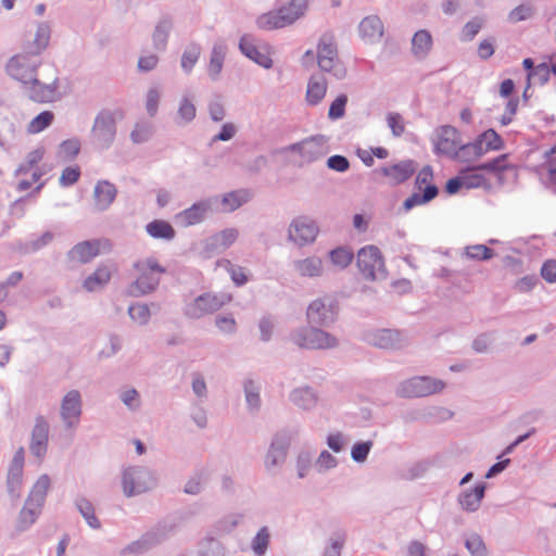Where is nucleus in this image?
<instances>
[{"label": "nucleus", "instance_id": "nucleus-1", "mask_svg": "<svg viewBox=\"0 0 556 556\" xmlns=\"http://www.w3.org/2000/svg\"><path fill=\"white\" fill-rule=\"evenodd\" d=\"M136 279L127 288V294L139 298L152 293L160 285L166 268L154 256H147L134 264Z\"/></svg>", "mask_w": 556, "mask_h": 556}, {"label": "nucleus", "instance_id": "nucleus-2", "mask_svg": "<svg viewBox=\"0 0 556 556\" xmlns=\"http://www.w3.org/2000/svg\"><path fill=\"white\" fill-rule=\"evenodd\" d=\"M317 64L320 71L331 74L336 79H343L346 70L338 55L337 43L333 36L324 35L317 45Z\"/></svg>", "mask_w": 556, "mask_h": 556}, {"label": "nucleus", "instance_id": "nucleus-3", "mask_svg": "<svg viewBox=\"0 0 556 556\" xmlns=\"http://www.w3.org/2000/svg\"><path fill=\"white\" fill-rule=\"evenodd\" d=\"M503 138L492 128L484 130L477 138L463 147L462 162H472L483 155L504 149Z\"/></svg>", "mask_w": 556, "mask_h": 556}, {"label": "nucleus", "instance_id": "nucleus-4", "mask_svg": "<svg viewBox=\"0 0 556 556\" xmlns=\"http://www.w3.org/2000/svg\"><path fill=\"white\" fill-rule=\"evenodd\" d=\"M435 154L448 156L462 162L463 147L462 135L453 126L444 125L439 127L432 138Z\"/></svg>", "mask_w": 556, "mask_h": 556}, {"label": "nucleus", "instance_id": "nucleus-5", "mask_svg": "<svg viewBox=\"0 0 556 556\" xmlns=\"http://www.w3.org/2000/svg\"><path fill=\"white\" fill-rule=\"evenodd\" d=\"M416 191L404 201V208L412 210L415 206L426 204L438 195V188L433 184V169L430 165L424 166L415 179Z\"/></svg>", "mask_w": 556, "mask_h": 556}, {"label": "nucleus", "instance_id": "nucleus-6", "mask_svg": "<svg viewBox=\"0 0 556 556\" xmlns=\"http://www.w3.org/2000/svg\"><path fill=\"white\" fill-rule=\"evenodd\" d=\"M112 248L108 239L85 240L76 243L67 252V261L73 264H88L92 262L101 252L110 251Z\"/></svg>", "mask_w": 556, "mask_h": 556}, {"label": "nucleus", "instance_id": "nucleus-7", "mask_svg": "<svg viewBox=\"0 0 556 556\" xmlns=\"http://www.w3.org/2000/svg\"><path fill=\"white\" fill-rule=\"evenodd\" d=\"M40 61L27 51L15 54L7 64V72L13 78L18 80L22 85H28L29 79L37 75V67Z\"/></svg>", "mask_w": 556, "mask_h": 556}, {"label": "nucleus", "instance_id": "nucleus-8", "mask_svg": "<svg viewBox=\"0 0 556 556\" xmlns=\"http://www.w3.org/2000/svg\"><path fill=\"white\" fill-rule=\"evenodd\" d=\"M232 301L229 293H205L198 296L187 308V314L191 318H200L206 314L217 312L226 304Z\"/></svg>", "mask_w": 556, "mask_h": 556}, {"label": "nucleus", "instance_id": "nucleus-9", "mask_svg": "<svg viewBox=\"0 0 556 556\" xmlns=\"http://www.w3.org/2000/svg\"><path fill=\"white\" fill-rule=\"evenodd\" d=\"M293 342L303 349H331L338 345V339L317 328L304 329L293 336Z\"/></svg>", "mask_w": 556, "mask_h": 556}, {"label": "nucleus", "instance_id": "nucleus-10", "mask_svg": "<svg viewBox=\"0 0 556 556\" xmlns=\"http://www.w3.org/2000/svg\"><path fill=\"white\" fill-rule=\"evenodd\" d=\"M445 383L442 380L420 376L406 380L401 386V394L407 397L427 396L440 392Z\"/></svg>", "mask_w": 556, "mask_h": 556}, {"label": "nucleus", "instance_id": "nucleus-11", "mask_svg": "<svg viewBox=\"0 0 556 556\" xmlns=\"http://www.w3.org/2000/svg\"><path fill=\"white\" fill-rule=\"evenodd\" d=\"M285 151L296 153L300 163H311L321 159L327 148L323 138L312 137L285 148Z\"/></svg>", "mask_w": 556, "mask_h": 556}, {"label": "nucleus", "instance_id": "nucleus-12", "mask_svg": "<svg viewBox=\"0 0 556 556\" xmlns=\"http://www.w3.org/2000/svg\"><path fill=\"white\" fill-rule=\"evenodd\" d=\"M357 266L364 277L375 279L377 273L382 271L384 262L378 248L368 245L357 253Z\"/></svg>", "mask_w": 556, "mask_h": 556}, {"label": "nucleus", "instance_id": "nucleus-13", "mask_svg": "<svg viewBox=\"0 0 556 556\" xmlns=\"http://www.w3.org/2000/svg\"><path fill=\"white\" fill-rule=\"evenodd\" d=\"M317 235L318 227L306 217L295 218L289 228V239L300 247L313 243Z\"/></svg>", "mask_w": 556, "mask_h": 556}, {"label": "nucleus", "instance_id": "nucleus-14", "mask_svg": "<svg viewBox=\"0 0 556 556\" xmlns=\"http://www.w3.org/2000/svg\"><path fill=\"white\" fill-rule=\"evenodd\" d=\"M336 307L331 300L317 299L313 301L306 312L307 321L315 326H327L336 319Z\"/></svg>", "mask_w": 556, "mask_h": 556}, {"label": "nucleus", "instance_id": "nucleus-15", "mask_svg": "<svg viewBox=\"0 0 556 556\" xmlns=\"http://www.w3.org/2000/svg\"><path fill=\"white\" fill-rule=\"evenodd\" d=\"M152 484L150 475L144 470L132 468L124 471L123 489L127 496L146 492Z\"/></svg>", "mask_w": 556, "mask_h": 556}, {"label": "nucleus", "instance_id": "nucleus-16", "mask_svg": "<svg viewBox=\"0 0 556 556\" xmlns=\"http://www.w3.org/2000/svg\"><path fill=\"white\" fill-rule=\"evenodd\" d=\"M23 86L31 101L47 103L52 102L58 98L56 79L50 84H42L36 76H33L31 79H29L28 85Z\"/></svg>", "mask_w": 556, "mask_h": 556}, {"label": "nucleus", "instance_id": "nucleus-17", "mask_svg": "<svg viewBox=\"0 0 556 556\" xmlns=\"http://www.w3.org/2000/svg\"><path fill=\"white\" fill-rule=\"evenodd\" d=\"M93 137L103 147L109 146L115 137V119L112 113L101 112L94 121Z\"/></svg>", "mask_w": 556, "mask_h": 556}, {"label": "nucleus", "instance_id": "nucleus-18", "mask_svg": "<svg viewBox=\"0 0 556 556\" xmlns=\"http://www.w3.org/2000/svg\"><path fill=\"white\" fill-rule=\"evenodd\" d=\"M240 50L249 59L260 64L265 68H269L273 65L269 49L265 46H257L255 40L250 36H243L240 40Z\"/></svg>", "mask_w": 556, "mask_h": 556}, {"label": "nucleus", "instance_id": "nucleus-19", "mask_svg": "<svg viewBox=\"0 0 556 556\" xmlns=\"http://www.w3.org/2000/svg\"><path fill=\"white\" fill-rule=\"evenodd\" d=\"M416 170L413 161H402L400 163L382 167L379 173L383 175L391 185H400L408 180Z\"/></svg>", "mask_w": 556, "mask_h": 556}, {"label": "nucleus", "instance_id": "nucleus-20", "mask_svg": "<svg viewBox=\"0 0 556 556\" xmlns=\"http://www.w3.org/2000/svg\"><path fill=\"white\" fill-rule=\"evenodd\" d=\"M81 413V399L76 390H72L65 394L61 404V416L63 420L73 426L78 422Z\"/></svg>", "mask_w": 556, "mask_h": 556}, {"label": "nucleus", "instance_id": "nucleus-21", "mask_svg": "<svg viewBox=\"0 0 556 556\" xmlns=\"http://www.w3.org/2000/svg\"><path fill=\"white\" fill-rule=\"evenodd\" d=\"M369 344L380 349H396L401 346L402 337L397 330L380 329L367 336Z\"/></svg>", "mask_w": 556, "mask_h": 556}, {"label": "nucleus", "instance_id": "nucleus-22", "mask_svg": "<svg viewBox=\"0 0 556 556\" xmlns=\"http://www.w3.org/2000/svg\"><path fill=\"white\" fill-rule=\"evenodd\" d=\"M114 269L109 265L98 266L84 281L83 288L93 292L104 288L111 280Z\"/></svg>", "mask_w": 556, "mask_h": 556}, {"label": "nucleus", "instance_id": "nucleus-23", "mask_svg": "<svg viewBox=\"0 0 556 556\" xmlns=\"http://www.w3.org/2000/svg\"><path fill=\"white\" fill-rule=\"evenodd\" d=\"M459 172L465 189H490L492 187L491 178L485 173H482L479 166L467 167Z\"/></svg>", "mask_w": 556, "mask_h": 556}, {"label": "nucleus", "instance_id": "nucleus-24", "mask_svg": "<svg viewBox=\"0 0 556 556\" xmlns=\"http://www.w3.org/2000/svg\"><path fill=\"white\" fill-rule=\"evenodd\" d=\"M116 194L117 189L113 184L108 180L98 181L93 190L96 206L99 210L108 208L115 200Z\"/></svg>", "mask_w": 556, "mask_h": 556}, {"label": "nucleus", "instance_id": "nucleus-25", "mask_svg": "<svg viewBox=\"0 0 556 556\" xmlns=\"http://www.w3.org/2000/svg\"><path fill=\"white\" fill-rule=\"evenodd\" d=\"M478 166L489 178L493 176L498 180H503L504 174L513 168V165L509 163L508 154H501Z\"/></svg>", "mask_w": 556, "mask_h": 556}, {"label": "nucleus", "instance_id": "nucleus-26", "mask_svg": "<svg viewBox=\"0 0 556 556\" xmlns=\"http://www.w3.org/2000/svg\"><path fill=\"white\" fill-rule=\"evenodd\" d=\"M50 34L51 30L47 24L38 25L34 40L28 42L24 48L27 54H31L38 59L49 45Z\"/></svg>", "mask_w": 556, "mask_h": 556}, {"label": "nucleus", "instance_id": "nucleus-27", "mask_svg": "<svg viewBox=\"0 0 556 556\" xmlns=\"http://www.w3.org/2000/svg\"><path fill=\"white\" fill-rule=\"evenodd\" d=\"M48 442V425L45 420L39 419L33 430V440L30 451L37 457H42L47 451Z\"/></svg>", "mask_w": 556, "mask_h": 556}, {"label": "nucleus", "instance_id": "nucleus-28", "mask_svg": "<svg viewBox=\"0 0 556 556\" xmlns=\"http://www.w3.org/2000/svg\"><path fill=\"white\" fill-rule=\"evenodd\" d=\"M327 93V81L321 76L313 75L307 84L306 102L309 105H317L323 101Z\"/></svg>", "mask_w": 556, "mask_h": 556}, {"label": "nucleus", "instance_id": "nucleus-29", "mask_svg": "<svg viewBox=\"0 0 556 556\" xmlns=\"http://www.w3.org/2000/svg\"><path fill=\"white\" fill-rule=\"evenodd\" d=\"M359 33L364 39L378 40L383 35V24L376 15L367 16L359 24Z\"/></svg>", "mask_w": 556, "mask_h": 556}, {"label": "nucleus", "instance_id": "nucleus-30", "mask_svg": "<svg viewBox=\"0 0 556 556\" xmlns=\"http://www.w3.org/2000/svg\"><path fill=\"white\" fill-rule=\"evenodd\" d=\"M256 25L260 29L273 30L290 25V20L285 18L279 10H275L260 15Z\"/></svg>", "mask_w": 556, "mask_h": 556}, {"label": "nucleus", "instance_id": "nucleus-31", "mask_svg": "<svg viewBox=\"0 0 556 556\" xmlns=\"http://www.w3.org/2000/svg\"><path fill=\"white\" fill-rule=\"evenodd\" d=\"M484 484H477L472 490L466 491L459 496V504L468 511L477 510L484 496Z\"/></svg>", "mask_w": 556, "mask_h": 556}, {"label": "nucleus", "instance_id": "nucleus-32", "mask_svg": "<svg viewBox=\"0 0 556 556\" xmlns=\"http://www.w3.org/2000/svg\"><path fill=\"white\" fill-rule=\"evenodd\" d=\"M147 232L155 239L172 240L176 231L173 226L163 219H154L146 226Z\"/></svg>", "mask_w": 556, "mask_h": 556}, {"label": "nucleus", "instance_id": "nucleus-33", "mask_svg": "<svg viewBox=\"0 0 556 556\" xmlns=\"http://www.w3.org/2000/svg\"><path fill=\"white\" fill-rule=\"evenodd\" d=\"M432 48V37L429 31L421 29L412 39V50L417 58H425Z\"/></svg>", "mask_w": 556, "mask_h": 556}, {"label": "nucleus", "instance_id": "nucleus-34", "mask_svg": "<svg viewBox=\"0 0 556 556\" xmlns=\"http://www.w3.org/2000/svg\"><path fill=\"white\" fill-rule=\"evenodd\" d=\"M49 486V477L47 475L39 477L29 494L28 505L35 504L37 508H41Z\"/></svg>", "mask_w": 556, "mask_h": 556}, {"label": "nucleus", "instance_id": "nucleus-35", "mask_svg": "<svg viewBox=\"0 0 556 556\" xmlns=\"http://www.w3.org/2000/svg\"><path fill=\"white\" fill-rule=\"evenodd\" d=\"M206 212V206L203 203L193 204L191 207L182 211L177 215V219L184 226H191L200 223Z\"/></svg>", "mask_w": 556, "mask_h": 556}, {"label": "nucleus", "instance_id": "nucleus-36", "mask_svg": "<svg viewBox=\"0 0 556 556\" xmlns=\"http://www.w3.org/2000/svg\"><path fill=\"white\" fill-rule=\"evenodd\" d=\"M295 269L303 277L319 276L323 270V262L318 257H307L295 263Z\"/></svg>", "mask_w": 556, "mask_h": 556}, {"label": "nucleus", "instance_id": "nucleus-37", "mask_svg": "<svg viewBox=\"0 0 556 556\" xmlns=\"http://www.w3.org/2000/svg\"><path fill=\"white\" fill-rule=\"evenodd\" d=\"M307 9V0H292L287 5L281 7L279 12L285 18L290 20V24L300 18Z\"/></svg>", "mask_w": 556, "mask_h": 556}, {"label": "nucleus", "instance_id": "nucleus-38", "mask_svg": "<svg viewBox=\"0 0 556 556\" xmlns=\"http://www.w3.org/2000/svg\"><path fill=\"white\" fill-rule=\"evenodd\" d=\"M217 265L230 274L231 280L236 286H243L248 282L249 276L245 268L232 265L229 260H220Z\"/></svg>", "mask_w": 556, "mask_h": 556}, {"label": "nucleus", "instance_id": "nucleus-39", "mask_svg": "<svg viewBox=\"0 0 556 556\" xmlns=\"http://www.w3.org/2000/svg\"><path fill=\"white\" fill-rule=\"evenodd\" d=\"M226 54V48L223 45H215L212 50V55L208 64V74L216 78L223 67L224 59Z\"/></svg>", "mask_w": 556, "mask_h": 556}, {"label": "nucleus", "instance_id": "nucleus-40", "mask_svg": "<svg viewBox=\"0 0 556 556\" xmlns=\"http://www.w3.org/2000/svg\"><path fill=\"white\" fill-rule=\"evenodd\" d=\"M54 115L50 111H43L34 117L27 125V131L29 134H38L48 128L53 122Z\"/></svg>", "mask_w": 556, "mask_h": 556}, {"label": "nucleus", "instance_id": "nucleus-41", "mask_svg": "<svg viewBox=\"0 0 556 556\" xmlns=\"http://www.w3.org/2000/svg\"><path fill=\"white\" fill-rule=\"evenodd\" d=\"M201 54V47L198 43H190L184 50L181 56V67L186 72H190L198 62Z\"/></svg>", "mask_w": 556, "mask_h": 556}, {"label": "nucleus", "instance_id": "nucleus-42", "mask_svg": "<svg viewBox=\"0 0 556 556\" xmlns=\"http://www.w3.org/2000/svg\"><path fill=\"white\" fill-rule=\"evenodd\" d=\"M354 254L345 248H337L329 253V258L333 266L338 268L348 267L353 261Z\"/></svg>", "mask_w": 556, "mask_h": 556}, {"label": "nucleus", "instance_id": "nucleus-43", "mask_svg": "<svg viewBox=\"0 0 556 556\" xmlns=\"http://www.w3.org/2000/svg\"><path fill=\"white\" fill-rule=\"evenodd\" d=\"M249 199V193L247 191H233L226 194L223 198V204L225 210L235 211L240 207L243 203H245Z\"/></svg>", "mask_w": 556, "mask_h": 556}, {"label": "nucleus", "instance_id": "nucleus-44", "mask_svg": "<svg viewBox=\"0 0 556 556\" xmlns=\"http://www.w3.org/2000/svg\"><path fill=\"white\" fill-rule=\"evenodd\" d=\"M77 507H78L79 511L81 513V515L84 516V518L86 519L87 523L91 528H93V529L100 528V526H101L100 520L96 517L94 508L90 502H88L87 500H80L77 504Z\"/></svg>", "mask_w": 556, "mask_h": 556}, {"label": "nucleus", "instance_id": "nucleus-45", "mask_svg": "<svg viewBox=\"0 0 556 556\" xmlns=\"http://www.w3.org/2000/svg\"><path fill=\"white\" fill-rule=\"evenodd\" d=\"M269 538L268 529L266 527L261 528L252 542V548L256 555L263 556L265 554L269 544Z\"/></svg>", "mask_w": 556, "mask_h": 556}, {"label": "nucleus", "instance_id": "nucleus-46", "mask_svg": "<svg viewBox=\"0 0 556 556\" xmlns=\"http://www.w3.org/2000/svg\"><path fill=\"white\" fill-rule=\"evenodd\" d=\"M466 255L472 260L485 261L492 258L494 252L484 244H476L466 248Z\"/></svg>", "mask_w": 556, "mask_h": 556}, {"label": "nucleus", "instance_id": "nucleus-47", "mask_svg": "<svg viewBox=\"0 0 556 556\" xmlns=\"http://www.w3.org/2000/svg\"><path fill=\"white\" fill-rule=\"evenodd\" d=\"M43 155H45V149L42 147L30 151L27 154L25 162L20 166L18 172L20 173L30 172L31 168L34 166H36L43 159Z\"/></svg>", "mask_w": 556, "mask_h": 556}, {"label": "nucleus", "instance_id": "nucleus-48", "mask_svg": "<svg viewBox=\"0 0 556 556\" xmlns=\"http://www.w3.org/2000/svg\"><path fill=\"white\" fill-rule=\"evenodd\" d=\"M466 547L472 556H486V546L478 534H471L466 540Z\"/></svg>", "mask_w": 556, "mask_h": 556}, {"label": "nucleus", "instance_id": "nucleus-49", "mask_svg": "<svg viewBox=\"0 0 556 556\" xmlns=\"http://www.w3.org/2000/svg\"><path fill=\"white\" fill-rule=\"evenodd\" d=\"M293 401L303 408H309L316 403L315 395L309 389L296 390L293 393Z\"/></svg>", "mask_w": 556, "mask_h": 556}, {"label": "nucleus", "instance_id": "nucleus-50", "mask_svg": "<svg viewBox=\"0 0 556 556\" xmlns=\"http://www.w3.org/2000/svg\"><path fill=\"white\" fill-rule=\"evenodd\" d=\"M348 102V98L344 94H340L337 97L332 103L330 104L328 116L331 119L341 118L345 113V105Z\"/></svg>", "mask_w": 556, "mask_h": 556}, {"label": "nucleus", "instance_id": "nucleus-51", "mask_svg": "<svg viewBox=\"0 0 556 556\" xmlns=\"http://www.w3.org/2000/svg\"><path fill=\"white\" fill-rule=\"evenodd\" d=\"M128 313L131 319L139 324H146L150 318V309L146 304L131 305Z\"/></svg>", "mask_w": 556, "mask_h": 556}, {"label": "nucleus", "instance_id": "nucleus-52", "mask_svg": "<svg viewBox=\"0 0 556 556\" xmlns=\"http://www.w3.org/2000/svg\"><path fill=\"white\" fill-rule=\"evenodd\" d=\"M23 467L11 465L8 475V486L11 493L18 490L22 483Z\"/></svg>", "mask_w": 556, "mask_h": 556}, {"label": "nucleus", "instance_id": "nucleus-53", "mask_svg": "<svg viewBox=\"0 0 556 556\" xmlns=\"http://www.w3.org/2000/svg\"><path fill=\"white\" fill-rule=\"evenodd\" d=\"M532 14V7L528 4H520L509 12L508 20L513 23H518L529 18Z\"/></svg>", "mask_w": 556, "mask_h": 556}, {"label": "nucleus", "instance_id": "nucleus-54", "mask_svg": "<svg viewBox=\"0 0 556 556\" xmlns=\"http://www.w3.org/2000/svg\"><path fill=\"white\" fill-rule=\"evenodd\" d=\"M170 24L167 22H161L153 34V40L157 48H164L167 41Z\"/></svg>", "mask_w": 556, "mask_h": 556}, {"label": "nucleus", "instance_id": "nucleus-55", "mask_svg": "<svg viewBox=\"0 0 556 556\" xmlns=\"http://www.w3.org/2000/svg\"><path fill=\"white\" fill-rule=\"evenodd\" d=\"M80 177V169L77 165L63 169L60 176V184L64 187L75 184Z\"/></svg>", "mask_w": 556, "mask_h": 556}, {"label": "nucleus", "instance_id": "nucleus-56", "mask_svg": "<svg viewBox=\"0 0 556 556\" xmlns=\"http://www.w3.org/2000/svg\"><path fill=\"white\" fill-rule=\"evenodd\" d=\"M285 457L286 451L282 447H275L271 445L265 458V466L268 469L273 468L277 464L283 462Z\"/></svg>", "mask_w": 556, "mask_h": 556}, {"label": "nucleus", "instance_id": "nucleus-57", "mask_svg": "<svg viewBox=\"0 0 556 556\" xmlns=\"http://www.w3.org/2000/svg\"><path fill=\"white\" fill-rule=\"evenodd\" d=\"M245 399L250 407L258 408L261 399L257 391V388L254 386L253 381H247L244 384Z\"/></svg>", "mask_w": 556, "mask_h": 556}, {"label": "nucleus", "instance_id": "nucleus-58", "mask_svg": "<svg viewBox=\"0 0 556 556\" xmlns=\"http://www.w3.org/2000/svg\"><path fill=\"white\" fill-rule=\"evenodd\" d=\"M371 445L370 441L355 444L351 452L352 458L356 462H364L369 454Z\"/></svg>", "mask_w": 556, "mask_h": 556}, {"label": "nucleus", "instance_id": "nucleus-59", "mask_svg": "<svg viewBox=\"0 0 556 556\" xmlns=\"http://www.w3.org/2000/svg\"><path fill=\"white\" fill-rule=\"evenodd\" d=\"M178 115L185 122L192 121L195 116L194 104L190 100L184 99L179 105Z\"/></svg>", "mask_w": 556, "mask_h": 556}, {"label": "nucleus", "instance_id": "nucleus-60", "mask_svg": "<svg viewBox=\"0 0 556 556\" xmlns=\"http://www.w3.org/2000/svg\"><path fill=\"white\" fill-rule=\"evenodd\" d=\"M482 22L478 18L469 21L463 28L462 36L464 40H472L475 36L480 31Z\"/></svg>", "mask_w": 556, "mask_h": 556}, {"label": "nucleus", "instance_id": "nucleus-61", "mask_svg": "<svg viewBox=\"0 0 556 556\" xmlns=\"http://www.w3.org/2000/svg\"><path fill=\"white\" fill-rule=\"evenodd\" d=\"M217 328L224 333H233L236 331V320L232 316H218L215 319Z\"/></svg>", "mask_w": 556, "mask_h": 556}, {"label": "nucleus", "instance_id": "nucleus-62", "mask_svg": "<svg viewBox=\"0 0 556 556\" xmlns=\"http://www.w3.org/2000/svg\"><path fill=\"white\" fill-rule=\"evenodd\" d=\"M80 150V144L77 140H65L60 146V152L67 159L75 157Z\"/></svg>", "mask_w": 556, "mask_h": 556}, {"label": "nucleus", "instance_id": "nucleus-63", "mask_svg": "<svg viewBox=\"0 0 556 556\" xmlns=\"http://www.w3.org/2000/svg\"><path fill=\"white\" fill-rule=\"evenodd\" d=\"M387 121L394 136H401L404 132L405 126L401 115L391 113L388 115Z\"/></svg>", "mask_w": 556, "mask_h": 556}, {"label": "nucleus", "instance_id": "nucleus-64", "mask_svg": "<svg viewBox=\"0 0 556 556\" xmlns=\"http://www.w3.org/2000/svg\"><path fill=\"white\" fill-rule=\"evenodd\" d=\"M336 465H337L336 457L332 456L327 451L321 452V454L319 455V457L316 462V467L318 468L319 471L331 469V468L336 467Z\"/></svg>", "mask_w": 556, "mask_h": 556}]
</instances>
